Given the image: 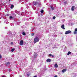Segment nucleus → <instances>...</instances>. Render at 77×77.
I'll return each mask as SVG.
<instances>
[{
  "label": "nucleus",
  "instance_id": "obj_1",
  "mask_svg": "<svg viewBox=\"0 0 77 77\" xmlns=\"http://www.w3.org/2000/svg\"><path fill=\"white\" fill-rule=\"evenodd\" d=\"M39 40V38L38 37V36H36L34 38V43H36L37 42H38Z\"/></svg>",
  "mask_w": 77,
  "mask_h": 77
},
{
  "label": "nucleus",
  "instance_id": "obj_2",
  "mask_svg": "<svg viewBox=\"0 0 77 77\" xmlns=\"http://www.w3.org/2000/svg\"><path fill=\"white\" fill-rule=\"evenodd\" d=\"M23 44H24L23 40H20V45H23Z\"/></svg>",
  "mask_w": 77,
  "mask_h": 77
},
{
  "label": "nucleus",
  "instance_id": "obj_3",
  "mask_svg": "<svg viewBox=\"0 0 77 77\" xmlns=\"http://www.w3.org/2000/svg\"><path fill=\"white\" fill-rule=\"evenodd\" d=\"M71 33V31L70 30H68L66 31L65 33V34H69V33Z\"/></svg>",
  "mask_w": 77,
  "mask_h": 77
},
{
  "label": "nucleus",
  "instance_id": "obj_4",
  "mask_svg": "<svg viewBox=\"0 0 77 77\" xmlns=\"http://www.w3.org/2000/svg\"><path fill=\"white\" fill-rule=\"evenodd\" d=\"M74 34H77V28H76L75 29V31L74 32Z\"/></svg>",
  "mask_w": 77,
  "mask_h": 77
},
{
  "label": "nucleus",
  "instance_id": "obj_5",
  "mask_svg": "<svg viewBox=\"0 0 77 77\" xmlns=\"http://www.w3.org/2000/svg\"><path fill=\"white\" fill-rule=\"evenodd\" d=\"M38 54L37 53H35L34 54V59H35L37 57V56H38Z\"/></svg>",
  "mask_w": 77,
  "mask_h": 77
},
{
  "label": "nucleus",
  "instance_id": "obj_6",
  "mask_svg": "<svg viewBox=\"0 0 77 77\" xmlns=\"http://www.w3.org/2000/svg\"><path fill=\"white\" fill-rule=\"evenodd\" d=\"M46 61L47 62H51V59H50L48 58L47 60Z\"/></svg>",
  "mask_w": 77,
  "mask_h": 77
},
{
  "label": "nucleus",
  "instance_id": "obj_7",
  "mask_svg": "<svg viewBox=\"0 0 77 77\" xmlns=\"http://www.w3.org/2000/svg\"><path fill=\"white\" fill-rule=\"evenodd\" d=\"M54 67L56 68H58V65H57V63H55V64Z\"/></svg>",
  "mask_w": 77,
  "mask_h": 77
},
{
  "label": "nucleus",
  "instance_id": "obj_8",
  "mask_svg": "<svg viewBox=\"0 0 77 77\" xmlns=\"http://www.w3.org/2000/svg\"><path fill=\"white\" fill-rule=\"evenodd\" d=\"M67 70L66 69H63V70H62V72L63 73L64 72H66V71Z\"/></svg>",
  "mask_w": 77,
  "mask_h": 77
},
{
  "label": "nucleus",
  "instance_id": "obj_9",
  "mask_svg": "<svg viewBox=\"0 0 77 77\" xmlns=\"http://www.w3.org/2000/svg\"><path fill=\"white\" fill-rule=\"evenodd\" d=\"M74 8H75V6H72L71 8V11H74Z\"/></svg>",
  "mask_w": 77,
  "mask_h": 77
},
{
  "label": "nucleus",
  "instance_id": "obj_10",
  "mask_svg": "<svg viewBox=\"0 0 77 77\" xmlns=\"http://www.w3.org/2000/svg\"><path fill=\"white\" fill-rule=\"evenodd\" d=\"M61 28L63 29H65V27H64V25L63 24L61 26Z\"/></svg>",
  "mask_w": 77,
  "mask_h": 77
},
{
  "label": "nucleus",
  "instance_id": "obj_11",
  "mask_svg": "<svg viewBox=\"0 0 77 77\" xmlns=\"http://www.w3.org/2000/svg\"><path fill=\"white\" fill-rule=\"evenodd\" d=\"M33 4L34 5H36L38 4V2H33Z\"/></svg>",
  "mask_w": 77,
  "mask_h": 77
},
{
  "label": "nucleus",
  "instance_id": "obj_12",
  "mask_svg": "<svg viewBox=\"0 0 77 77\" xmlns=\"http://www.w3.org/2000/svg\"><path fill=\"white\" fill-rule=\"evenodd\" d=\"M5 64L6 65H10V63L9 62L6 63H5Z\"/></svg>",
  "mask_w": 77,
  "mask_h": 77
},
{
  "label": "nucleus",
  "instance_id": "obj_13",
  "mask_svg": "<svg viewBox=\"0 0 77 77\" xmlns=\"http://www.w3.org/2000/svg\"><path fill=\"white\" fill-rule=\"evenodd\" d=\"M70 54H71V52L70 51H69L68 52L67 55L68 56V55H69Z\"/></svg>",
  "mask_w": 77,
  "mask_h": 77
},
{
  "label": "nucleus",
  "instance_id": "obj_14",
  "mask_svg": "<svg viewBox=\"0 0 77 77\" xmlns=\"http://www.w3.org/2000/svg\"><path fill=\"white\" fill-rule=\"evenodd\" d=\"M15 50V48H13L11 50V51L12 52H14V51Z\"/></svg>",
  "mask_w": 77,
  "mask_h": 77
},
{
  "label": "nucleus",
  "instance_id": "obj_15",
  "mask_svg": "<svg viewBox=\"0 0 77 77\" xmlns=\"http://www.w3.org/2000/svg\"><path fill=\"white\" fill-rule=\"evenodd\" d=\"M14 7V5H11V8L12 9Z\"/></svg>",
  "mask_w": 77,
  "mask_h": 77
},
{
  "label": "nucleus",
  "instance_id": "obj_16",
  "mask_svg": "<svg viewBox=\"0 0 77 77\" xmlns=\"http://www.w3.org/2000/svg\"><path fill=\"white\" fill-rule=\"evenodd\" d=\"M51 10H52V11H53V10H54V7H53L51 6Z\"/></svg>",
  "mask_w": 77,
  "mask_h": 77
},
{
  "label": "nucleus",
  "instance_id": "obj_17",
  "mask_svg": "<svg viewBox=\"0 0 77 77\" xmlns=\"http://www.w3.org/2000/svg\"><path fill=\"white\" fill-rule=\"evenodd\" d=\"M30 75V74H27V77H29V75Z\"/></svg>",
  "mask_w": 77,
  "mask_h": 77
},
{
  "label": "nucleus",
  "instance_id": "obj_18",
  "mask_svg": "<svg viewBox=\"0 0 77 77\" xmlns=\"http://www.w3.org/2000/svg\"><path fill=\"white\" fill-rule=\"evenodd\" d=\"M9 18H10V19H12V18H13V17L11 16Z\"/></svg>",
  "mask_w": 77,
  "mask_h": 77
},
{
  "label": "nucleus",
  "instance_id": "obj_19",
  "mask_svg": "<svg viewBox=\"0 0 77 77\" xmlns=\"http://www.w3.org/2000/svg\"><path fill=\"white\" fill-rule=\"evenodd\" d=\"M22 34L23 35H26V33L24 32H23L22 33Z\"/></svg>",
  "mask_w": 77,
  "mask_h": 77
},
{
  "label": "nucleus",
  "instance_id": "obj_20",
  "mask_svg": "<svg viewBox=\"0 0 77 77\" xmlns=\"http://www.w3.org/2000/svg\"><path fill=\"white\" fill-rule=\"evenodd\" d=\"M40 11L41 12V13H44V10H42Z\"/></svg>",
  "mask_w": 77,
  "mask_h": 77
},
{
  "label": "nucleus",
  "instance_id": "obj_21",
  "mask_svg": "<svg viewBox=\"0 0 77 77\" xmlns=\"http://www.w3.org/2000/svg\"><path fill=\"white\" fill-rule=\"evenodd\" d=\"M56 19V17H55V16H54L53 17V20H54V19Z\"/></svg>",
  "mask_w": 77,
  "mask_h": 77
},
{
  "label": "nucleus",
  "instance_id": "obj_22",
  "mask_svg": "<svg viewBox=\"0 0 77 77\" xmlns=\"http://www.w3.org/2000/svg\"><path fill=\"white\" fill-rule=\"evenodd\" d=\"M64 3L65 4H67V2L65 1V2H64Z\"/></svg>",
  "mask_w": 77,
  "mask_h": 77
},
{
  "label": "nucleus",
  "instance_id": "obj_23",
  "mask_svg": "<svg viewBox=\"0 0 77 77\" xmlns=\"http://www.w3.org/2000/svg\"><path fill=\"white\" fill-rule=\"evenodd\" d=\"M13 44H14V43H13V42H11V45H13Z\"/></svg>",
  "mask_w": 77,
  "mask_h": 77
},
{
  "label": "nucleus",
  "instance_id": "obj_24",
  "mask_svg": "<svg viewBox=\"0 0 77 77\" xmlns=\"http://www.w3.org/2000/svg\"><path fill=\"white\" fill-rule=\"evenodd\" d=\"M2 55L0 54V59H2Z\"/></svg>",
  "mask_w": 77,
  "mask_h": 77
},
{
  "label": "nucleus",
  "instance_id": "obj_25",
  "mask_svg": "<svg viewBox=\"0 0 77 77\" xmlns=\"http://www.w3.org/2000/svg\"><path fill=\"white\" fill-rule=\"evenodd\" d=\"M49 55L50 56H52V54H49Z\"/></svg>",
  "mask_w": 77,
  "mask_h": 77
},
{
  "label": "nucleus",
  "instance_id": "obj_26",
  "mask_svg": "<svg viewBox=\"0 0 77 77\" xmlns=\"http://www.w3.org/2000/svg\"><path fill=\"white\" fill-rule=\"evenodd\" d=\"M7 15V16H9V14H8Z\"/></svg>",
  "mask_w": 77,
  "mask_h": 77
},
{
  "label": "nucleus",
  "instance_id": "obj_27",
  "mask_svg": "<svg viewBox=\"0 0 77 77\" xmlns=\"http://www.w3.org/2000/svg\"><path fill=\"white\" fill-rule=\"evenodd\" d=\"M33 77H37V76L35 75V76H34Z\"/></svg>",
  "mask_w": 77,
  "mask_h": 77
},
{
  "label": "nucleus",
  "instance_id": "obj_28",
  "mask_svg": "<svg viewBox=\"0 0 77 77\" xmlns=\"http://www.w3.org/2000/svg\"><path fill=\"white\" fill-rule=\"evenodd\" d=\"M54 77H57V76L55 75V76H54Z\"/></svg>",
  "mask_w": 77,
  "mask_h": 77
},
{
  "label": "nucleus",
  "instance_id": "obj_29",
  "mask_svg": "<svg viewBox=\"0 0 77 77\" xmlns=\"http://www.w3.org/2000/svg\"><path fill=\"white\" fill-rule=\"evenodd\" d=\"M52 57H54V55H52Z\"/></svg>",
  "mask_w": 77,
  "mask_h": 77
},
{
  "label": "nucleus",
  "instance_id": "obj_30",
  "mask_svg": "<svg viewBox=\"0 0 77 77\" xmlns=\"http://www.w3.org/2000/svg\"><path fill=\"white\" fill-rule=\"evenodd\" d=\"M2 77H5V76H2Z\"/></svg>",
  "mask_w": 77,
  "mask_h": 77
},
{
  "label": "nucleus",
  "instance_id": "obj_31",
  "mask_svg": "<svg viewBox=\"0 0 77 77\" xmlns=\"http://www.w3.org/2000/svg\"><path fill=\"white\" fill-rule=\"evenodd\" d=\"M20 77H22L21 76H20Z\"/></svg>",
  "mask_w": 77,
  "mask_h": 77
},
{
  "label": "nucleus",
  "instance_id": "obj_32",
  "mask_svg": "<svg viewBox=\"0 0 77 77\" xmlns=\"http://www.w3.org/2000/svg\"><path fill=\"white\" fill-rule=\"evenodd\" d=\"M20 2H21V1H20Z\"/></svg>",
  "mask_w": 77,
  "mask_h": 77
},
{
  "label": "nucleus",
  "instance_id": "obj_33",
  "mask_svg": "<svg viewBox=\"0 0 77 77\" xmlns=\"http://www.w3.org/2000/svg\"><path fill=\"white\" fill-rule=\"evenodd\" d=\"M10 1H11V0H9V2H10Z\"/></svg>",
  "mask_w": 77,
  "mask_h": 77
},
{
  "label": "nucleus",
  "instance_id": "obj_34",
  "mask_svg": "<svg viewBox=\"0 0 77 77\" xmlns=\"http://www.w3.org/2000/svg\"><path fill=\"white\" fill-rule=\"evenodd\" d=\"M49 14H51V13H49Z\"/></svg>",
  "mask_w": 77,
  "mask_h": 77
},
{
  "label": "nucleus",
  "instance_id": "obj_35",
  "mask_svg": "<svg viewBox=\"0 0 77 77\" xmlns=\"http://www.w3.org/2000/svg\"><path fill=\"white\" fill-rule=\"evenodd\" d=\"M49 12V13H50V12Z\"/></svg>",
  "mask_w": 77,
  "mask_h": 77
},
{
  "label": "nucleus",
  "instance_id": "obj_36",
  "mask_svg": "<svg viewBox=\"0 0 77 77\" xmlns=\"http://www.w3.org/2000/svg\"><path fill=\"white\" fill-rule=\"evenodd\" d=\"M26 2H27V1Z\"/></svg>",
  "mask_w": 77,
  "mask_h": 77
}]
</instances>
